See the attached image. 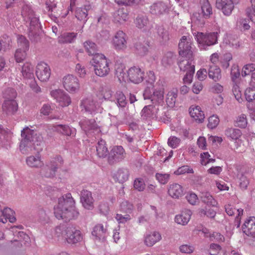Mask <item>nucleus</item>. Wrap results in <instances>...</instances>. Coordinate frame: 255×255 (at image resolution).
Listing matches in <instances>:
<instances>
[{
  "mask_svg": "<svg viewBox=\"0 0 255 255\" xmlns=\"http://www.w3.org/2000/svg\"><path fill=\"white\" fill-rule=\"evenodd\" d=\"M22 139L20 143L19 149L22 154H27L36 150V145H40L38 137L34 135V130L26 127L21 131Z\"/></svg>",
  "mask_w": 255,
  "mask_h": 255,
  "instance_id": "2",
  "label": "nucleus"
},
{
  "mask_svg": "<svg viewBox=\"0 0 255 255\" xmlns=\"http://www.w3.org/2000/svg\"><path fill=\"white\" fill-rule=\"evenodd\" d=\"M183 60H180L178 63V66L180 70L186 72L190 71L193 68L195 69V65L193 62L192 58H184Z\"/></svg>",
  "mask_w": 255,
  "mask_h": 255,
  "instance_id": "37",
  "label": "nucleus"
},
{
  "mask_svg": "<svg viewBox=\"0 0 255 255\" xmlns=\"http://www.w3.org/2000/svg\"><path fill=\"white\" fill-rule=\"evenodd\" d=\"M219 123V119L217 116L213 115L209 118L208 127L213 129L215 128Z\"/></svg>",
  "mask_w": 255,
  "mask_h": 255,
  "instance_id": "60",
  "label": "nucleus"
},
{
  "mask_svg": "<svg viewBox=\"0 0 255 255\" xmlns=\"http://www.w3.org/2000/svg\"><path fill=\"white\" fill-rule=\"evenodd\" d=\"M107 229L102 224L96 225L93 228L92 235L96 241L104 242L106 240Z\"/></svg>",
  "mask_w": 255,
  "mask_h": 255,
  "instance_id": "22",
  "label": "nucleus"
},
{
  "mask_svg": "<svg viewBox=\"0 0 255 255\" xmlns=\"http://www.w3.org/2000/svg\"><path fill=\"white\" fill-rule=\"evenodd\" d=\"M134 22L136 27L143 31L148 30L151 27L148 17L144 14H138Z\"/></svg>",
  "mask_w": 255,
  "mask_h": 255,
  "instance_id": "24",
  "label": "nucleus"
},
{
  "mask_svg": "<svg viewBox=\"0 0 255 255\" xmlns=\"http://www.w3.org/2000/svg\"><path fill=\"white\" fill-rule=\"evenodd\" d=\"M109 154L108 161L110 164H114L122 160L126 155L125 150L122 146L114 147Z\"/></svg>",
  "mask_w": 255,
  "mask_h": 255,
  "instance_id": "18",
  "label": "nucleus"
},
{
  "mask_svg": "<svg viewBox=\"0 0 255 255\" xmlns=\"http://www.w3.org/2000/svg\"><path fill=\"white\" fill-rule=\"evenodd\" d=\"M112 44L116 50H123L127 48V35L122 30L116 32L112 40Z\"/></svg>",
  "mask_w": 255,
  "mask_h": 255,
  "instance_id": "13",
  "label": "nucleus"
},
{
  "mask_svg": "<svg viewBox=\"0 0 255 255\" xmlns=\"http://www.w3.org/2000/svg\"><path fill=\"white\" fill-rule=\"evenodd\" d=\"M181 140L180 138L175 136H171L168 139V145L172 148H175L178 147L180 143Z\"/></svg>",
  "mask_w": 255,
  "mask_h": 255,
  "instance_id": "61",
  "label": "nucleus"
},
{
  "mask_svg": "<svg viewBox=\"0 0 255 255\" xmlns=\"http://www.w3.org/2000/svg\"><path fill=\"white\" fill-rule=\"evenodd\" d=\"M62 235L69 244H76L82 240L81 232L72 226L66 227Z\"/></svg>",
  "mask_w": 255,
  "mask_h": 255,
  "instance_id": "11",
  "label": "nucleus"
},
{
  "mask_svg": "<svg viewBox=\"0 0 255 255\" xmlns=\"http://www.w3.org/2000/svg\"><path fill=\"white\" fill-rule=\"evenodd\" d=\"M2 38L4 39V41L3 39L1 40V41L0 40V51L1 50L5 51L9 49L11 46V39L9 37L4 35L2 36Z\"/></svg>",
  "mask_w": 255,
  "mask_h": 255,
  "instance_id": "51",
  "label": "nucleus"
},
{
  "mask_svg": "<svg viewBox=\"0 0 255 255\" xmlns=\"http://www.w3.org/2000/svg\"><path fill=\"white\" fill-rule=\"evenodd\" d=\"M209 238L211 241H215L218 243H223L225 241L224 236L218 232H213L210 234Z\"/></svg>",
  "mask_w": 255,
  "mask_h": 255,
  "instance_id": "57",
  "label": "nucleus"
},
{
  "mask_svg": "<svg viewBox=\"0 0 255 255\" xmlns=\"http://www.w3.org/2000/svg\"><path fill=\"white\" fill-rule=\"evenodd\" d=\"M221 250L222 248L219 245L212 243L210 245L209 252L210 255H218Z\"/></svg>",
  "mask_w": 255,
  "mask_h": 255,
  "instance_id": "64",
  "label": "nucleus"
},
{
  "mask_svg": "<svg viewBox=\"0 0 255 255\" xmlns=\"http://www.w3.org/2000/svg\"><path fill=\"white\" fill-rule=\"evenodd\" d=\"M177 97V90L173 89L168 92L167 94L166 101L169 107H173L175 106Z\"/></svg>",
  "mask_w": 255,
  "mask_h": 255,
  "instance_id": "44",
  "label": "nucleus"
},
{
  "mask_svg": "<svg viewBox=\"0 0 255 255\" xmlns=\"http://www.w3.org/2000/svg\"><path fill=\"white\" fill-rule=\"evenodd\" d=\"M199 213L201 217L207 216L211 218H214L216 214V212L213 209L207 208L205 209H201Z\"/></svg>",
  "mask_w": 255,
  "mask_h": 255,
  "instance_id": "55",
  "label": "nucleus"
},
{
  "mask_svg": "<svg viewBox=\"0 0 255 255\" xmlns=\"http://www.w3.org/2000/svg\"><path fill=\"white\" fill-rule=\"evenodd\" d=\"M155 177L160 183L165 184L168 182L169 179L170 175L167 173H157L156 174Z\"/></svg>",
  "mask_w": 255,
  "mask_h": 255,
  "instance_id": "59",
  "label": "nucleus"
},
{
  "mask_svg": "<svg viewBox=\"0 0 255 255\" xmlns=\"http://www.w3.org/2000/svg\"><path fill=\"white\" fill-rule=\"evenodd\" d=\"M198 6L201 12L193 14V19L202 27L205 23V19L209 18L213 14V8L208 0H199Z\"/></svg>",
  "mask_w": 255,
  "mask_h": 255,
  "instance_id": "5",
  "label": "nucleus"
},
{
  "mask_svg": "<svg viewBox=\"0 0 255 255\" xmlns=\"http://www.w3.org/2000/svg\"><path fill=\"white\" fill-rule=\"evenodd\" d=\"M34 69L32 65L28 62L24 63L22 67L21 73L23 77L31 79L34 77Z\"/></svg>",
  "mask_w": 255,
  "mask_h": 255,
  "instance_id": "41",
  "label": "nucleus"
},
{
  "mask_svg": "<svg viewBox=\"0 0 255 255\" xmlns=\"http://www.w3.org/2000/svg\"><path fill=\"white\" fill-rule=\"evenodd\" d=\"M189 113L191 116L199 122H202L205 118L204 112L199 106L190 109Z\"/></svg>",
  "mask_w": 255,
  "mask_h": 255,
  "instance_id": "39",
  "label": "nucleus"
},
{
  "mask_svg": "<svg viewBox=\"0 0 255 255\" xmlns=\"http://www.w3.org/2000/svg\"><path fill=\"white\" fill-rule=\"evenodd\" d=\"M192 212L188 209L183 210L180 214L177 215L175 217V222L179 225L185 226L188 224L190 220Z\"/></svg>",
  "mask_w": 255,
  "mask_h": 255,
  "instance_id": "27",
  "label": "nucleus"
},
{
  "mask_svg": "<svg viewBox=\"0 0 255 255\" xmlns=\"http://www.w3.org/2000/svg\"><path fill=\"white\" fill-rule=\"evenodd\" d=\"M80 107L82 111L91 115L100 112L101 110L100 103L92 97L84 99L81 102Z\"/></svg>",
  "mask_w": 255,
  "mask_h": 255,
  "instance_id": "10",
  "label": "nucleus"
},
{
  "mask_svg": "<svg viewBox=\"0 0 255 255\" xmlns=\"http://www.w3.org/2000/svg\"><path fill=\"white\" fill-rule=\"evenodd\" d=\"M51 96L59 103L62 107L68 106L71 103L69 95L60 89L52 90L50 92Z\"/></svg>",
  "mask_w": 255,
  "mask_h": 255,
  "instance_id": "20",
  "label": "nucleus"
},
{
  "mask_svg": "<svg viewBox=\"0 0 255 255\" xmlns=\"http://www.w3.org/2000/svg\"><path fill=\"white\" fill-rule=\"evenodd\" d=\"M18 48L16 50L14 57L17 62L23 61L26 57V51L29 49V42L23 35L17 37Z\"/></svg>",
  "mask_w": 255,
  "mask_h": 255,
  "instance_id": "7",
  "label": "nucleus"
},
{
  "mask_svg": "<svg viewBox=\"0 0 255 255\" xmlns=\"http://www.w3.org/2000/svg\"><path fill=\"white\" fill-rule=\"evenodd\" d=\"M237 2V0H216V6L225 15L229 16L234 8L235 4Z\"/></svg>",
  "mask_w": 255,
  "mask_h": 255,
  "instance_id": "17",
  "label": "nucleus"
},
{
  "mask_svg": "<svg viewBox=\"0 0 255 255\" xmlns=\"http://www.w3.org/2000/svg\"><path fill=\"white\" fill-rule=\"evenodd\" d=\"M247 120L245 115H242L239 116L236 122V126L241 128H245L247 126Z\"/></svg>",
  "mask_w": 255,
  "mask_h": 255,
  "instance_id": "58",
  "label": "nucleus"
},
{
  "mask_svg": "<svg viewBox=\"0 0 255 255\" xmlns=\"http://www.w3.org/2000/svg\"><path fill=\"white\" fill-rule=\"evenodd\" d=\"M88 9L86 6L84 7H79L76 10V17L79 20H83L84 22L87 20Z\"/></svg>",
  "mask_w": 255,
  "mask_h": 255,
  "instance_id": "46",
  "label": "nucleus"
},
{
  "mask_svg": "<svg viewBox=\"0 0 255 255\" xmlns=\"http://www.w3.org/2000/svg\"><path fill=\"white\" fill-rule=\"evenodd\" d=\"M113 20L116 23H123L128 19V14L124 8H120L113 13Z\"/></svg>",
  "mask_w": 255,
  "mask_h": 255,
  "instance_id": "34",
  "label": "nucleus"
},
{
  "mask_svg": "<svg viewBox=\"0 0 255 255\" xmlns=\"http://www.w3.org/2000/svg\"><path fill=\"white\" fill-rule=\"evenodd\" d=\"M170 9V6L167 2L163 1H157L153 3L150 6V12L156 16L167 14Z\"/></svg>",
  "mask_w": 255,
  "mask_h": 255,
  "instance_id": "15",
  "label": "nucleus"
},
{
  "mask_svg": "<svg viewBox=\"0 0 255 255\" xmlns=\"http://www.w3.org/2000/svg\"><path fill=\"white\" fill-rule=\"evenodd\" d=\"M226 136L230 139L235 140L241 137L242 132L241 130L234 128H228L225 131Z\"/></svg>",
  "mask_w": 255,
  "mask_h": 255,
  "instance_id": "42",
  "label": "nucleus"
},
{
  "mask_svg": "<svg viewBox=\"0 0 255 255\" xmlns=\"http://www.w3.org/2000/svg\"><path fill=\"white\" fill-rule=\"evenodd\" d=\"M94 67L95 73L96 75L103 77L107 76L110 71V60L104 54H98L93 57L91 61Z\"/></svg>",
  "mask_w": 255,
  "mask_h": 255,
  "instance_id": "4",
  "label": "nucleus"
},
{
  "mask_svg": "<svg viewBox=\"0 0 255 255\" xmlns=\"http://www.w3.org/2000/svg\"><path fill=\"white\" fill-rule=\"evenodd\" d=\"M245 96L246 100L249 102L255 100V87L247 88L245 91Z\"/></svg>",
  "mask_w": 255,
  "mask_h": 255,
  "instance_id": "54",
  "label": "nucleus"
},
{
  "mask_svg": "<svg viewBox=\"0 0 255 255\" xmlns=\"http://www.w3.org/2000/svg\"><path fill=\"white\" fill-rule=\"evenodd\" d=\"M168 193L172 198L178 199L183 195V189L180 184L172 183L169 185Z\"/></svg>",
  "mask_w": 255,
  "mask_h": 255,
  "instance_id": "28",
  "label": "nucleus"
},
{
  "mask_svg": "<svg viewBox=\"0 0 255 255\" xmlns=\"http://www.w3.org/2000/svg\"><path fill=\"white\" fill-rule=\"evenodd\" d=\"M2 109L7 115H13L17 111L18 104L14 100H4L2 105Z\"/></svg>",
  "mask_w": 255,
  "mask_h": 255,
  "instance_id": "25",
  "label": "nucleus"
},
{
  "mask_svg": "<svg viewBox=\"0 0 255 255\" xmlns=\"http://www.w3.org/2000/svg\"><path fill=\"white\" fill-rule=\"evenodd\" d=\"M255 70V64H249L245 65L242 71V75L243 77L250 75V74Z\"/></svg>",
  "mask_w": 255,
  "mask_h": 255,
  "instance_id": "63",
  "label": "nucleus"
},
{
  "mask_svg": "<svg viewBox=\"0 0 255 255\" xmlns=\"http://www.w3.org/2000/svg\"><path fill=\"white\" fill-rule=\"evenodd\" d=\"M193 34L201 50H207L209 46L214 45L218 42L219 34L217 32H195Z\"/></svg>",
  "mask_w": 255,
  "mask_h": 255,
  "instance_id": "3",
  "label": "nucleus"
},
{
  "mask_svg": "<svg viewBox=\"0 0 255 255\" xmlns=\"http://www.w3.org/2000/svg\"><path fill=\"white\" fill-rule=\"evenodd\" d=\"M36 75L40 81H47L51 75V69L49 66L43 62L38 63L36 66Z\"/></svg>",
  "mask_w": 255,
  "mask_h": 255,
  "instance_id": "16",
  "label": "nucleus"
},
{
  "mask_svg": "<svg viewBox=\"0 0 255 255\" xmlns=\"http://www.w3.org/2000/svg\"><path fill=\"white\" fill-rule=\"evenodd\" d=\"M129 173L126 168H120L113 174L114 180L119 183H123L126 181L128 178Z\"/></svg>",
  "mask_w": 255,
  "mask_h": 255,
  "instance_id": "33",
  "label": "nucleus"
},
{
  "mask_svg": "<svg viewBox=\"0 0 255 255\" xmlns=\"http://www.w3.org/2000/svg\"><path fill=\"white\" fill-rule=\"evenodd\" d=\"M84 47L89 55H92L93 57L97 54H99L97 53L98 47L97 45L93 42L90 40H87L84 43Z\"/></svg>",
  "mask_w": 255,
  "mask_h": 255,
  "instance_id": "40",
  "label": "nucleus"
},
{
  "mask_svg": "<svg viewBox=\"0 0 255 255\" xmlns=\"http://www.w3.org/2000/svg\"><path fill=\"white\" fill-rule=\"evenodd\" d=\"M192 40L190 36H183L178 43V53L182 58H192Z\"/></svg>",
  "mask_w": 255,
  "mask_h": 255,
  "instance_id": "9",
  "label": "nucleus"
},
{
  "mask_svg": "<svg viewBox=\"0 0 255 255\" xmlns=\"http://www.w3.org/2000/svg\"><path fill=\"white\" fill-rule=\"evenodd\" d=\"M102 92L103 95V98L105 100H107L110 101L112 100L114 94H113V92L110 87L107 86L103 87Z\"/></svg>",
  "mask_w": 255,
  "mask_h": 255,
  "instance_id": "53",
  "label": "nucleus"
},
{
  "mask_svg": "<svg viewBox=\"0 0 255 255\" xmlns=\"http://www.w3.org/2000/svg\"><path fill=\"white\" fill-rule=\"evenodd\" d=\"M225 211L229 216H233L236 212L238 213V216H241L243 214L244 210L242 208L236 209L231 205L228 204L225 206Z\"/></svg>",
  "mask_w": 255,
  "mask_h": 255,
  "instance_id": "49",
  "label": "nucleus"
},
{
  "mask_svg": "<svg viewBox=\"0 0 255 255\" xmlns=\"http://www.w3.org/2000/svg\"><path fill=\"white\" fill-rule=\"evenodd\" d=\"M201 199L204 203L209 205L214 206L216 204V201L209 192L202 193Z\"/></svg>",
  "mask_w": 255,
  "mask_h": 255,
  "instance_id": "48",
  "label": "nucleus"
},
{
  "mask_svg": "<svg viewBox=\"0 0 255 255\" xmlns=\"http://www.w3.org/2000/svg\"><path fill=\"white\" fill-rule=\"evenodd\" d=\"M242 230L246 235L252 238L253 245L255 246V217L247 219L242 226Z\"/></svg>",
  "mask_w": 255,
  "mask_h": 255,
  "instance_id": "21",
  "label": "nucleus"
},
{
  "mask_svg": "<svg viewBox=\"0 0 255 255\" xmlns=\"http://www.w3.org/2000/svg\"><path fill=\"white\" fill-rule=\"evenodd\" d=\"M81 202L83 206L86 209L92 210L94 208V199L91 192L87 190H83L81 192Z\"/></svg>",
  "mask_w": 255,
  "mask_h": 255,
  "instance_id": "23",
  "label": "nucleus"
},
{
  "mask_svg": "<svg viewBox=\"0 0 255 255\" xmlns=\"http://www.w3.org/2000/svg\"><path fill=\"white\" fill-rule=\"evenodd\" d=\"M63 163L62 158L60 156H56L52 158L41 169V173L42 175L46 177H53L59 167Z\"/></svg>",
  "mask_w": 255,
  "mask_h": 255,
  "instance_id": "6",
  "label": "nucleus"
},
{
  "mask_svg": "<svg viewBox=\"0 0 255 255\" xmlns=\"http://www.w3.org/2000/svg\"><path fill=\"white\" fill-rule=\"evenodd\" d=\"M147 75L145 77L146 84L151 87L154 86V83L156 80V77L154 73L152 71H149L146 73Z\"/></svg>",
  "mask_w": 255,
  "mask_h": 255,
  "instance_id": "56",
  "label": "nucleus"
},
{
  "mask_svg": "<svg viewBox=\"0 0 255 255\" xmlns=\"http://www.w3.org/2000/svg\"><path fill=\"white\" fill-rule=\"evenodd\" d=\"M115 103L119 108H125L127 105V100L125 94L121 91H117L111 101Z\"/></svg>",
  "mask_w": 255,
  "mask_h": 255,
  "instance_id": "29",
  "label": "nucleus"
},
{
  "mask_svg": "<svg viewBox=\"0 0 255 255\" xmlns=\"http://www.w3.org/2000/svg\"><path fill=\"white\" fill-rule=\"evenodd\" d=\"M54 214L57 219L66 220L78 216L79 212L75 208V201L71 193H67L59 198L58 205L54 207Z\"/></svg>",
  "mask_w": 255,
  "mask_h": 255,
  "instance_id": "1",
  "label": "nucleus"
},
{
  "mask_svg": "<svg viewBox=\"0 0 255 255\" xmlns=\"http://www.w3.org/2000/svg\"><path fill=\"white\" fill-rule=\"evenodd\" d=\"M63 85L64 88L68 92L76 93L80 88L78 79L73 75L68 74L63 78Z\"/></svg>",
  "mask_w": 255,
  "mask_h": 255,
  "instance_id": "12",
  "label": "nucleus"
},
{
  "mask_svg": "<svg viewBox=\"0 0 255 255\" xmlns=\"http://www.w3.org/2000/svg\"><path fill=\"white\" fill-rule=\"evenodd\" d=\"M77 33L75 32H65L61 35L60 40L63 43H73L77 37Z\"/></svg>",
  "mask_w": 255,
  "mask_h": 255,
  "instance_id": "45",
  "label": "nucleus"
},
{
  "mask_svg": "<svg viewBox=\"0 0 255 255\" xmlns=\"http://www.w3.org/2000/svg\"><path fill=\"white\" fill-rule=\"evenodd\" d=\"M176 55L171 52H167L163 57L162 64L165 67L171 66L175 62Z\"/></svg>",
  "mask_w": 255,
  "mask_h": 255,
  "instance_id": "43",
  "label": "nucleus"
},
{
  "mask_svg": "<svg viewBox=\"0 0 255 255\" xmlns=\"http://www.w3.org/2000/svg\"><path fill=\"white\" fill-rule=\"evenodd\" d=\"M26 164L30 167L38 168L43 165L40 156L38 154L36 156L30 155L26 158Z\"/></svg>",
  "mask_w": 255,
  "mask_h": 255,
  "instance_id": "30",
  "label": "nucleus"
},
{
  "mask_svg": "<svg viewBox=\"0 0 255 255\" xmlns=\"http://www.w3.org/2000/svg\"><path fill=\"white\" fill-rule=\"evenodd\" d=\"M53 130L61 133L63 134L70 136L76 134V129L74 128H71L68 126L58 125L53 127Z\"/></svg>",
  "mask_w": 255,
  "mask_h": 255,
  "instance_id": "38",
  "label": "nucleus"
},
{
  "mask_svg": "<svg viewBox=\"0 0 255 255\" xmlns=\"http://www.w3.org/2000/svg\"><path fill=\"white\" fill-rule=\"evenodd\" d=\"M157 33L163 41H166L169 40V37L168 32L162 26H158L156 27Z\"/></svg>",
  "mask_w": 255,
  "mask_h": 255,
  "instance_id": "52",
  "label": "nucleus"
},
{
  "mask_svg": "<svg viewBox=\"0 0 255 255\" xmlns=\"http://www.w3.org/2000/svg\"><path fill=\"white\" fill-rule=\"evenodd\" d=\"M153 87L147 86L145 89L143 96L144 100H150L153 104H160L163 102V92L161 90H153Z\"/></svg>",
  "mask_w": 255,
  "mask_h": 255,
  "instance_id": "8",
  "label": "nucleus"
},
{
  "mask_svg": "<svg viewBox=\"0 0 255 255\" xmlns=\"http://www.w3.org/2000/svg\"><path fill=\"white\" fill-rule=\"evenodd\" d=\"M149 42L147 41H138L134 44L136 52L141 56L146 55L148 51Z\"/></svg>",
  "mask_w": 255,
  "mask_h": 255,
  "instance_id": "36",
  "label": "nucleus"
},
{
  "mask_svg": "<svg viewBox=\"0 0 255 255\" xmlns=\"http://www.w3.org/2000/svg\"><path fill=\"white\" fill-rule=\"evenodd\" d=\"M159 105L152 104L145 106L141 111V116L144 118L155 117L159 111Z\"/></svg>",
  "mask_w": 255,
  "mask_h": 255,
  "instance_id": "26",
  "label": "nucleus"
},
{
  "mask_svg": "<svg viewBox=\"0 0 255 255\" xmlns=\"http://www.w3.org/2000/svg\"><path fill=\"white\" fill-rule=\"evenodd\" d=\"M208 73L209 77L215 82L219 81L221 79V69L215 64L209 66Z\"/></svg>",
  "mask_w": 255,
  "mask_h": 255,
  "instance_id": "31",
  "label": "nucleus"
},
{
  "mask_svg": "<svg viewBox=\"0 0 255 255\" xmlns=\"http://www.w3.org/2000/svg\"><path fill=\"white\" fill-rule=\"evenodd\" d=\"M161 239V236L160 233L154 231L145 236L144 243L146 246L151 247L159 241Z\"/></svg>",
  "mask_w": 255,
  "mask_h": 255,
  "instance_id": "35",
  "label": "nucleus"
},
{
  "mask_svg": "<svg viewBox=\"0 0 255 255\" xmlns=\"http://www.w3.org/2000/svg\"><path fill=\"white\" fill-rule=\"evenodd\" d=\"M17 95L15 90L11 88H8L3 92V97L5 100H14Z\"/></svg>",
  "mask_w": 255,
  "mask_h": 255,
  "instance_id": "50",
  "label": "nucleus"
},
{
  "mask_svg": "<svg viewBox=\"0 0 255 255\" xmlns=\"http://www.w3.org/2000/svg\"><path fill=\"white\" fill-rule=\"evenodd\" d=\"M246 140V139L245 137H241L235 140V146L237 152H243L246 150V145L245 143Z\"/></svg>",
  "mask_w": 255,
  "mask_h": 255,
  "instance_id": "47",
  "label": "nucleus"
},
{
  "mask_svg": "<svg viewBox=\"0 0 255 255\" xmlns=\"http://www.w3.org/2000/svg\"><path fill=\"white\" fill-rule=\"evenodd\" d=\"M97 155L99 158H105L109 153L107 144L104 140L101 139L96 145Z\"/></svg>",
  "mask_w": 255,
  "mask_h": 255,
  "instance_id": "32",
  "label": "nucleus"
},
{
  "mask_svg": "<svg viewBox=\"0 0 255 255\" xmlns=\"http://www.w3.org/2000/svg\"><path fill=\"white\" fill-rule=\"evenodd\" d=\"M39 30H29L28 36L30 39L34 42H37L41 39V37L38 33Z\"/></svg>",
  "mask_w": 255,
  "mask_h": 255,
  "instance_id": "62",
  "label": "nucleus"
},
{
  "mask_svg": "<svg viewBox=\"0 0 255 255\" xmlns=\"http://www.w3.org/2000/svg\"><path fill=\"white\" fill-rule=\"evenodd\" d=\"M127 73L129 80L133 83L139 84L144 79V72L138 67H130L127 71Z\"/></svg>",
  "mask_w": 255,
  "mask_h": 255,
  "instance_id": "19",
  "label": "nucleus"
},
{
  "mask_svg": "<svg viewBox=\"0 0 255 255\" xmlns=\"http://www.w3.org/2000/svg\"><path fill=\"white\" fill-rule=\"evenodd\" d=\"M79 125L87 135L96 134L101 131L94 119H83L79 122Z\"/></svg>",
  "mask_w": 255,
  "mask_h": 255,
  "instance_id": "14",
  "label": "nucleus"
}]
</instances>
